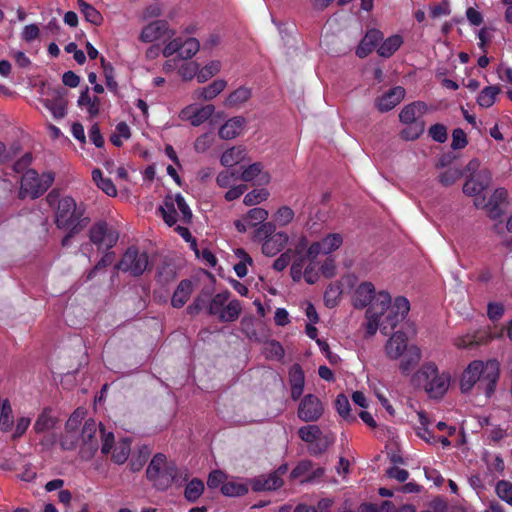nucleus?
<instances>
[{"label":"nucleus","mask_w":512,"mask_h":512,"mask_svg":"<svg viewBox=\"0 0 512 512\" xmlns=\"http://www.w3.org/2000/svg\"><path fill=\"white\" fill-rule=\"evenodd\" d=\"M352 303L356 308L368 306L364 324L368 336L375 335L378 329L384 334L393 330L406 318L410 310L407 298L398 296L392 302L388 291L376 292L374 284L370 281H363L355 287Z\"/></svg>","instance_id":"1"},{"label":"nucleus","mask_w":512,"mask_h":512,"mask_svg":"<svg viewBox=\"0 0 512 512\" xmlns=\"http://www.w3.org/2000/svg\"><path fill=\"white\" fill-rule=\"evenodd\" d=\"M84 417L83 410H76L66 422L62 446L65 449H72L80 446L81 453L86 456H92L101 444V452L104 455L111 454V459L116 464L126 462L131 451V441L129 438H121L117 442L114 440V434L107 432L102 425H98L94 420L89 419L80 430V424Z\"/></svg>","instance_id":"2"},{"label":"nucleus","mask_w":512,"mask_h":512,"mask_svg":"<svg viewBox=\"0 0 512 512\" xmlns=\"http://www.w3.org/2000/svg\"><path fill=\"white\" fill-rule=\"evenodd\" d=\"M500 376V364L496 359L486 362L474 360L468 364L460 378V390L462 393H469L478 384L486 397H491L495 392Z\"/></svg>","instance_id":"3"},{"label":"nucleus","mask_w":512,"mask_h":512,"mask_svg":"<svg viewBox=\"0 0 512 512\" xmlns=\"http://www.w3.org/2000/svg\"><path fill=\"white\" fill-rule=\"evenodd\" d=\"M407 336L401 331L395 332L385 344V354L391 360L400 359L399 369L402 374L409 375L421 360V349L416 345L407 344Z\"/></svg>","instance_id":"4"},{"label":"nucleus","mask_w":512,"mask_h":512,"mask_svg":"<svg viewBox=\"0 0 512 512\" xmlns=\"http://www.w3.org/2000/svg\"><path fill=\"white\" fill-rule=\"evenodd\" d=\"M414 381L424 389L430 398L438 399L443 397L451 383L449 372H440L433 362L424 363L414 375Z\"/></svg>","instance_id":"5"},{"label":"nucleus","mask_w":512,"mask_h":512,"mask_svg":"<svg viewBox=\"0 0 512 512\" xmlns=\"http://www.w3.org/2000/svg\"><path fill=\"white\" fill-rule=\"evenodd\" d=\"M82 214V208L77 206L73 198L63 197L59 201L56 213V225L59 229L68 232L62 239L63 246H68L73 235L83 229Z\"/></svg>","instance_id":"6"},{"label":"nucleus","mask_w":512,"mask_h":512,"mask_svg":"<svg viewBox=\"0 0 512 512\" xmlns=\"http://www.w3.org/2000/svg\"><path fill=\"white\" fill-rule=\"evenodd\" d=\"M200 49V42L194 37L183 38L175 37L165 43L161 49L158 45H151L145 51V56L149 60L156 59L160 54L169 58L177 54L179 58L188 60L193 58Z\"/></svg>","instance_id":"7"},{"label":"nucleus","mask_w":512,"mask_h":512,"mask_svg":"<svg viewBox=\"0 0 512 512\" xmlns=\"http://www.w3.org/2000/svg\"><path fill=\"white\" fill-rule=\"evenodd\" d=\"M426 110L427 105L421 101L412 102L401 109L399 120L406 127L401 131L400 135L404 140H416L424 133L425 124L421 117Z\"/></svg>","instance_id":"8"},{"label":"nucleus","mask_w":512,"mask_h":512,"mask_svg":"<svg viewBox=\"0 0 512 512\" xmlns=\"http://www.w3.org/2000/svg\"><path fill=\"white\" fill-rule=\"evenodd\" d=\"M177 475L176 465L162 453L153 456L146 470L148 480L159 490L169 488L177 480Z\"/></svg>","instance_id":"9"},{"label":"nucleus","mask_w":512,"mask_h":512,"mask_svg":"<svg viewBox=\"0 0 512 512\" xmlns=\"http://www.w3.org/2000/svg\"><path fill=\"white\" fill-rule=\"evenodd\" d=\"M274 231L275 225L271 222H268L255 229L253 235L254 240L262 241V253L268 257L277 255L289 242V235L287 232Z\"/></svg>","instance_id":"10"},{"label":"nucleus","mask_w":512,"mask_h":512,"mask_svg":"<svg viewBox=\"0 0 512 512\" xmlns=\"http://www.w3.org/2000/svg\"><path fill=\"white\" fill-rule=\"evenodd\" d=\"M159 212L168 226H173L181 221L189 223L192 219V211L181 194L167 195Z\"/></svg>","instance_id":"11"},{"label":"nucleus","mask_w":512,"mask_h":512,"mask_svg":"<svg viewBox=\"0 0 512 512\" xmlns=\"http://www.w3.org/2000/svg\"><path fill=\"white\" fill-rule=\"evenodd\" d=\"M53 181L54 176L52 173L39 175L35 170L28 169L21 178L19 197L22 199L38 198L48 190Z\"/></svg>","instance_id":"12"},{"label":"nucleus","mask_w":512,"mask_h":512,"mask_svg":"<svg viewBox=\"0 0 512 512\" xmlns=\"http://www.w3.org/2000/svg\"><path fill=\"white\" fill-rule=\"evenodd\" d=\"M242 310L241 303L236 300H230V292L224 291L216 294L211 299L208 311L215 315L222 322H232L238 319Z\"/></svg>","instance_id":"13"},{"label":"nucleus","mask_w":512,"mask_h":512,"mask_svg":"<svg viewBox=\"0 0 512 512\" xmlns=\"http://www.w3.org/2000/svg\"><path fill=\"white\" fill-rule=\"evenodd\" d=\"M175 30L166 20L156 19L144 25L139 34V41L145 44L163 40L165 43L175 38Z\"/></svg>","instance_id":"14"},{"label":"nucleus","mask_w":512,"mask_h":512,"mask_svg":"<svg viewBox=\"0 0 512 512\" xmlns=\"http://www.w3.org/2000/svg\"><path fill=\"white\" fill-rule=\"evenodd\" d=\"M290 275L295 282H299L303 279L307 284H315L320 279L317 257L293 260Z\"/></svg>","instance_id":"15"},{"label":"nucleus","mask_w":512,"mask_h":512,"mask_svg":"<svg viewBox=\"0 0 512 512\" xmlns=\"http://www.w3.org/2000/svg\"><path fill=\"white\" fill-rule=\"evenodd\" d=\"M508 197V190L500 187L493 191L488 201H485L484 198H475L474 205L477 208L485 209L491 219L497 220L504 213L502 205L508 204Z\"/></svg>","instance_id":"16"},{"label":"nucleus","mask_w":512,"mask_h":512,"mask_svg":"<svg viewBox=\"0 0 512 512\" xmlns=\"http://www.w3.org/2000/svg\"><path fill=\"white\" fill-rule=\"evenodd\" d=\"M148 266V256L144 252H139L136 248L127 249L118 264L117 268L129 272L134 276L141 275Z\"/></svg>","instance_id":"17"},{"label":"nucleus","mask_w":512,"mask_h":512,"mask_svg":"<svg viewBox=\"0 0 512 512\" xmlns=\"http://www.w3.org/2000/svg\"><path fill=\"white\" fill-rule=\"evenodd\" d=\"M89 238L98 250H109L116 245L119 235L106 223L100 222L91 227Z\"/></svg>","instance_id":"18"},{"label":"nucleus","mask_w":512,"mask_h":512,"mask_svg":"<svg viewBox=\"0 0 512 512\" xmlns=\"http://www.w3.org/2000/svg\"><path fill=\"white\" fill-rule=\"evenodd\" d=\"M214 112L215 107L212 104H190L180 111L179 118L188 121L194 127H198L210 119Z\"/></svg>","instance_id":"19"},{"label":"nucleus","mask_w":512,"mask_h":512,"mask_svg":"<svg viewBox=\"0 0 512 512\" xmlns=\"http://www.w3.org/2000/svg\"><path fill=\"white\" fill-rule=\"evenodd\" d=\"M324 407L320 399L312 394L306 395L299 403L297 415L305 422L317 421L323 414Z\"/></svg>","instance_id":"20"},{"label":"nucleus","mask_w":512,"mask_h":512,"mask_svg":"<svg viewBox=\"0 0 512 512\" xmlns=\"http://www.w3.org/2000/svg\"><path fill=\"white\" fill-rule=\"evenodd\" d=\"M343 236L340 233H329L318 241L310 244L308 256L318 257L319 255H329L338 250L343 244Z\"/></svg>","instance_id":"21"},{"label":"nucleus","mask_w":512,"mask_h":512,"mask_svg":"<svg viewBox=\"0 0 512 512\" xmlns=\"http://www.w3.org/2000/svg\"><path fill=\"white\" fill-rule=\"evenodd\" d=\"M269 213L266 209L254 207L250 209L242 218L234 221V226L239 233H245L250 228H258L267 223Z\"/></svg>","instance_id":"22"},{"label":"nucleus","mask_w":512,"mask_h":512,"mask_svg":"<svg viewBox=\"0 0 512 512\" xmlns=\"http://www.w3.org/2000/svg\"><path fill=\"white\" fill-rule=\"evenodd\" d=\"M491 174L488 170L483 169L466 180L463 186V193L467 196L480 198L479 195L490 185Z\"/></svg>","instance_id":"23"},{"label":"nucleus","mask_w":512,"mask_h":512,"mask_svg":"<svg viewBox=\"0 0 512 512\" xmlns=\"http://www.w3.org/2000/svg\"><path fill=\"white\" fill-rule=\"evenodd\" d=\"M240 178L244 182H253L260 186L268 185L271 181L270 173L264 170L263 165L260 162L244 167Z\"/></svg>","instance_id":"24"},{"label":"nucleus","mask_w":512,"mask_h":512,"mask_svg":"<svg viewBox=\"0 0 512 512\" xmlns=\"http://www.w3.org/2000/svg\"><path fill=\"white\" fill-rule=\"evenodd\" d=\"M42 103L56 119L63 118L67 113V100L60 90H52L49 97L43 99Z\"/></svg>","instance_id":"25"},{"label":"nucleus","mask_w":512,"mask_h":512,"mask_svg":"<svg viewBox=\"0 0 512 512\" xmlns=\"http://www.w3.org/2000/svg\"><path fill=\"white\" fill-rule=\"evenodd\" d=\"M246 120L242 116H235L228 119L218 131L221 139L231 140L238 137L244 130Z\"/></svg>","instance_id":"26"},{"label":"nucleus","mask_w":512,"mask_h":512,"mask_svg":"<svg viewBox=\"0 0 512 512\" xmlns=\"http://www.w3.org/2000/svg\"><path fill=\"white\" fill-rule=\"evenodd\" d=\"M405 89L397 86L383 94L377 101V108L381 112L392 110L398 105L405 97Z\"/></svg>","instance_id":"27"},{"label":"nucleus","mask_w":512,"mask_h":512,"mask_svg":"<svg viewBox=\"0 0 512 512\" xmlns=\"http://www.w3.org/2000/svg\"><path fill=\"white\" fill-rule=\"evenodd\" d=\"M280 468L278 471L273 472L267 476H260L251 480V487L254 491H265V490H276L281 487L283 480L280 477V473H284Z\"/></svg>","instance_id":"28"},{"label":"nucleus","mask_w":512,"mask_h":512,"mask_svg":"<svg viewBox=\"0 0 512 512\" xmlns=\"http://www.w3.org/2000/svg\"><path fill=\"white\" fill-rule=\"evenodd\" d=\"M227 87V81L224 79H216L205 87L198 88L193 93L194 99L210 101L221 94Z\"/></svg>","instance_id":"29"},{"label":"nucleus","mask_w":512,"mask_h":512,"mask_svg":"<svg viewBox=\"0 0 512 512\" xmlns=\"http://www.w3.org/2000/svg\"><path fill=\"white\" fill-rule=\"evenodd\" d=\"M289 382L291 386V397L297 400L303 393L305 385L304 372L299 364H294L289 370Z\"/></svg>","instance_id":"30"},{"label":"nucleus","mask_w":512,"mask_h":512,"mask_svg":"<svg viewBox=\"0 0 512 512\" xmlns=\"http://www.w3.org/2000/svg\"><path fill=\"white\" fill-rule=\"evenodd\" d=\"M251 481L233 478L221 486V493L226 497H240L248 493Z\"/></svg>","instance_id":"31"},{"label":"nucleus","mask_w":512,"mask_h":512,"mask_svg":"<svg viewBox=\"0 0 512 512\" xmlns=\"http://www.w3.org/2000/svg\"><path fill=\"white\" fill-rule=\"evenodd\" d=\"M383 39V34L380 30H369L357 48V55L359 57H366Z\"/></svg>","instance_id":"32"},{"label":"nucleus","mask_w":512,"mask_h":512,"mask_svg":"<svg viewBox=\"0 0 512 512\" xmlns=\"http://www.w3.org/2000/svg\"><path fill=\"white\" fill-rule=\"evenodd\" d=\"M247 152L242 146H233L225 150L221 157L220 162L225 167H233L246 159Z\"/></svg>","instance_id":"33"},{"label":"nucleus","mask_w":512,"mask_h":512,"mask_svg":"<svg viewBox=\"0 0 512 512\" xmlns=\"http://www.w3.org/2000/svg\"><path fill=\"white\" fill-rule=\"evenodd\" d=\"M192 291H193V284L191 281H189V280L181 281L171 299V303H172L173 307H176V308L182 307L188 301Z\"/></svg>","instance_id":"34"},{"label":"nucleus","mask_w":512,"mask_h":512,"mask_svg":"<svg viewBox=\"0 0 512 512\" xmlns=\"http://www.w3.org/2000/svg\"><path fill=\"white\" fill-rule=\"evenodd\" d=\"M402 44L403 37L401 35H392L379 45L377 53L381 57L389 58L400 48Z\"/></svg>","instance_id":"35"},{"label":"nucleus","mask_w":512,"mask_h":512,"mask_svg":"<svg viewBox=\"0 0 512 512\" xmlns=\"http://www.w3.org/2000/svg\"><path fill=\"white\" fill-rule=\"evenodd\" d=\"M234 255L238 259L234 271L239 278H243L248 274V266L253 264V259L243 248L235 249Z\"/></svg>","instance_id":"36"},{"label":"nucleus","mask_w":512,"mask_h":512,"mask_svg":"<svg viewBox=\"0 0 512 512\" xmlns=\"http://www.w3.org/2000/svg\"><path fill=\"white\" fill-rule=\"evenodd\" d=\"M78 105L85 107L91 117L97 116L100 112V99L98 97H91L88 88L80 94Z\"/></svg>","instance_id":"37"},{"label":"nucleus","mask_w":512,"mask_h":512,"mask_svg":"<svg viewBox=\"0 0 512 512\" xmlns=\"http://www.w3.org/2000/svg\"><path fill=\"white\" fill-rule=\"evenodd\" d=\"M92 179L99 189H101L106 195L115 197L117 195V189L110 178H105L100 169H94L92 171Z\"/></svg>","instance_id":"38"},{"label":"nucleus","mask_w":512,"mask_h":512,"mask_svg":"<svg viewBox=\"0 0 512 512\" xmlns=\"http://www.w3.org/2000/svg\"><path fill=\"white\" fill-rule=\"evenodd\" d=\"M310 244L311 243H309L305 235H300L299 237H297L293 241L292 249L288 250L291 251V257L293 258V260H298L300 258H312L313 256H308Z\"/></svg>","instance_id":"39"},{"label":"nucleus","mask_w":512,"mask_h":512,"mask_svg":"<svg viewBox=\"0 0 512 512\" xmlns=\"http://www.w3.org/2000/svg\"><path fill=\"white\" fill-rule=\"evenodd\" d=\"M251 91L246 87H240L231 92L224 101L226 107H239L249 100Z\"/></svg>","instance_id":"40"},{"label":"nucleus","mask_w":512,"mask_h":512,"mask_svg":"<svg viewBox=\"0 0 512 512\" xmlns=\"http://www.w3.org/2000/svg\"><path fill=\"white\" fill-rule=\"evenodd\" d=\"M419 425L415 428L416 434L428 443L435 442V438L429 430L430 421L424 411L417 412Z\"/></svg>","instance_id":"41"},{"label":"nucleus","mask_w":512,"mask_h":512,"mask_svg":"<svg viewBox=\"0 0 512 512\" xmlns=\"http://www.w3.org/2000/svg\"><path fill=\"white\" fill-rule=\"evenodd\" d=\"M222 69V63L219 60L209 61L206 65H204L201 69L199 68V73L197 75V81L199 83H204L217 75Z\"/></svg>","instance_id":"42"},{"label":"nucleus","mask_w":512,"mask_h":512,"mask_svg":"<svg viewBox=\"0 0 512 512\" xmlns=\"http://www.w3.org/2000/svg\"><path fill=\"white\" fill-rule=\"evenodd\" d=\"M295 217V213L292 208L287 205L279 207L273 215V224L280 227L289 225Z\"/></svg>","instance_id":"43"},{"label":"nucleus","mask_w":512,"mask_h":512,"mask_svg":"<svg viewBox=\"0 0 512 512\" xmlns=\"http://www.w3.org/2000/svg\"><path fill=\"white\" fill-rule=\"evenodd\" d=\"M500 89L497 86L485 87L477 97V103L483 108L491 107L499 94Z\"/></svg>","instance_id":"44"},{"label":"nucleus","mask_w":512,"mask_h":512,"mask_svg":"<svg viewBox=\"0 0 512 512\" xmlns=\"http://www.w3.org/2000/svg\"><path fill=\"white\" fill-rule=\"evenodd\" d=\"M270 196L266 188H256L248 192L243 199L246 206H255L265 202Z\"/></svg>","instance_id":"45"},{"label":"nucleus","mask_w":512,"mask_h":512,"mask_svg":"<svg viewBox=\"0 0 512 512\" xmlns=\"http://www.w3.org/2000/svg\"><path fill=\"white\" fill-rule=\"evenodd\" d=\"M131 137V130L127 123L120 122L116 125L115 131L110 137V141L113 145L120 147L123 145L125 140Z\"/></svg>","instance_id":"46"},{"label":"nucleus","mask_w":512,"mask_h":512,"mask_svg":"<svg viewBox=\"0 0 512 512\" xmlns=\"http://www.w3.org/2000/svg\"><path fill=\"white\" fill-rule=\"evenodd\" d=\"M204 492V483L198 479H192L185 488V498L190 502H195Z\"/></svg>","instance_id":"47"},{"label":"nucleus","mask_w":512,"mask_h":512,"mask_svg":"<svg viewBox=\"0 0 512 512\" xmlns=\"http://www.w3.org/2000/svg\"><path fill=\"white\" fill-rule=\"evenodd\" d=\"M78 7L88 22L94 25L101 24L102 16L93 6L83 0H78Z\"/></svg>","instance_id":"48"},{"label":"nucleus","mask_w":512,"mask_h":512,"mask_svg":"<svg viewBox=\"0 0 512 512\" xmlns=\"http://www.w3.org/2000/svg\"><path fill=\"white\" fill-rule=\"evenodd\" d=\"M264 354L266 358L280 361L284 357V348L280 342L271 340L265 343Z\"/></svg>","instance_id":"49"},{"label":"nucleus","mask_w":512,"mask_h":512,"mask_svg":"<svg viewBox=\"0 0 512 512\" xmlns=\"http://www.w3.org/2000/svg\"><path fill=\"white\" fill-rule=\"evenodd\" d=\"M334 442L332 435H324L322 431L319 437L312 442L308 448L313 454H320L326 451V449Z\"/></svg>","instance_id":"50"},{"label":"nucleus","mask_w":512,"mask_h":512,"mask_svg":"<svg viewBox=\"0 0 512 512\" xmlns=\"http://www.w3.org/2000/svg\"><path fill=\"white\" fill-rule=\"evenodd\" d=\"M497 496L505 501L507 504L512 505V483L506 480H500L495 486Z\"/></svg>","instance_id":"51"},{"label":"nucleus","mask_w":512,"mask_h":512,"mask_svg":"<svg viewBox=\"0 0 512 512\" xmlns=\"http://www.w3.org/2000/svg\"><path fill=\"white\" fill-rule=\"evenodd\" d=\"M199 73V64L195 61L185 62L183 63L178 70L179 76L184 81L192 80L194 77H197Z\"/></svg>","instance_id":"52"},{"label":"nucleus","mask_w":512,"mask_h":512,"mask_svg":"<svg viewBox=\"0 0 512 512\" xmlns=\"http://www.w3.org/2000/svg\"><path fill=\"white\" fill-rule=\"evenodd\" d=\"M320 428L317 425H307L299 429L298 434L302 441L306 442L308 446L317 439L320 435Z\"/></svg>","instance_id":"53"},{"label":"nucleus","mask_w":512,"mask_h":512,"mask_svg":"<svg viewBox=\"0 0 512 512\" xmlns=\"http://www.w3.org/2000/svg\"><path fill=\"white\" fill-rule=\"evenodd\" d=\"M484 342V340L480 337H477L474 334H466L463 336H459L455 338L454 345L457 348H469L472 346L480 345Z\"/></svg>","instance_id":"54"},{"label":"nucleus","mask_w":512,"mask_h":512,"mask_svg":"<svg viewBox=\"0 0 512 512\" xmlns=\"http://www.w3.org/2000/svg\"><path fill=\"white\" fill-rule=\"evenodd\" d=\"M227 482V475L221 471V470H213L210 472L208 479H207V485L211 489L218 488Z\"/></svg>","instance_id":"55"},{"label":"nucleus","mask_w":512,"mask_h":512,"mask_svg":"<svg viewBox=\"0 0 512 512\" xmlns=\"http://www.w3.org/2000/svg\"><path fill=\"white\" fill-rule=\"evenodd\" d=\"M462 176V171L459 168H449L440 175V182L444 186H450L455 183Z\"/></svg>","instance_id":"56"},{"label":"nucleus","mask_w":512,"mask_h":512,"mask_svg":"<svg viewBox=\"0 0 512 512\" xmlns=\"http://www.w3.org/2000/svg\"><path fill=\"white\" fill-rule=\"evenodd\" d=\"M335 408L341 417L344 419L350 418V403L345 395L340 394L337 396L335 400Z\"/></svg>","instance_id":"57"},{"label":"nucleus","mask_w":512,"mask_h":512,"mask_svg":"<svg viewBox=\"0 0 512 512\" xmlns=\"http://www.w3.org/2000/svg\"><path fill=\"white\" fill-rule=\"evenodd\" d=\"M103 72L106 80V85L110 90L117 89V82L114 79V70L110 63H107L104 58L101 59Z\"/></svg>","instance_id":"58"},{"label":"nucleus","mask_w":512,"mask_h":512,"mask_svg":"<svg viewBox=\"0 0 512 512\" xmlns=\"http://www.w3.org/2000/svg\"><path fill=\"white\" fill-rule=\"evenodd\" d=\"M237 179V174L233 171L224 170L221 171L217 177L216 182L221 188H228Z\"/></svg>","instance_id":"59"},{"label":"nucleus","mask_w":512,"mask_h":512,"mask_svg":"<svg viewBox=\"0 0 512 512\" xmlns=\"http://www.w3.org/2000/svg\"><path fill=\"white\" fill-rule=\"evenodd\" d=\"M213 143V136L210 133L200 135L194 143V149L199 153L206 152Z\"/></svg>","instance_id":"60"},{"label":"nucleus","mask_w":512,"mask_h":512,"mask_svg":"<svg viewBox=\"0 0 512 512\" xmlns=\"http://www.w3.org/2000/svg\"><path fill=\"white\" fill-rule=\"evenodd\" d=\"M429 136L438 143H444L447 140V129L442 124H435L429 128Z\"/></svg>","instance_id":"61"},{"label":"nucleus","mask_w":512,"mask_h":512,"mask_svg":"<svg viewBox=\"0 0 512 512\" xmlns=\"http://www.w3.org/2000/svg\"><path fill=\"white\" fill-rule=\"evenodd\" d=\"M320 276L332 278L336 274V263L333 258H326L321 264L319 263Z\"/></svg>","instance_id":"62"},{"label":"nucleus","mask_w":512,"mask_h":512,"mask_svg":"<svg viewBox=\"0 0 512 512\" xmlns=\"http://www.w3.org/2000/svg\"><path fill=\"white\" fill-rule=\"evenodd\" d=\"M54 424L53 418L47 413H42L36 420L34 429L37 432H43L50 429Z\"/></svg>","instance_id":"63"},{"label":"nucleus","mask_w":512,"mask_h":512,"mask_svg":"<svg viewBox=\"0 0 512 512\" xmlns=\"http://www.w3.org/2000/svg\"><path fill=\"white\" fill-rule=\"evenodd\" d=\"M467 145L466 134L462 129H455L452 133V148L462 149Z\"/></svg>","instance_id":"64"}]
</instances>
